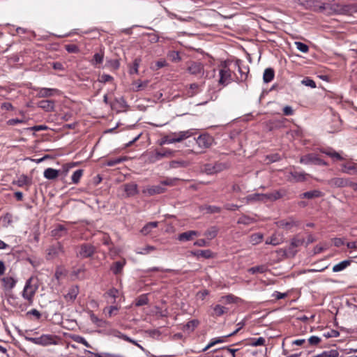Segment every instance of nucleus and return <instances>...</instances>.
<instances>
[{
  "instance_id": "1",
  "label": "nucleus",
  "mask_w": 357,
  "mask_h": 357,
  "mask_svg": "<svg viewBox=\"0 0 357 357\" xmlns=\"http://www.w3.org/2000/svg\"><path fill=\"white\" fill-rule=\"evenodd\" d=\"M17 280L13 276L6 275L1 279V288L4 291L5 296L8 302L15 300V297L13 289L15 287Z\"/></svg>"
},
{
  "instance_id": "2",
  "label": "nucleus",
  "mask_w": 357,
  "mask_h": 357,
  "mask_svg": "<svg viewBox=\"0 0 357 357\" xmlns=\"http://www.w3.org/2000/svg\"><path fill=\"white\" fill-rule=\"evenodd\" d=\"M24 339L35 344L46 347L48 345H56L58 337L50 334H43L38 337L24 336Z\"/></svg>"
},
{
  "instance_id": "3",
  "label": "nucleus",
  "mask_w": 357,
  "mask_h": 357,
  "mask_svg": "<svg viewBox=\"0 0 357 357\" xmlns=\"http://www.w3.org/2000/svg\"><path fill=\"white\" fill-rule=\"evenodd\" d=\"M192 135V132L190 130L181 131L179 132L172 133L171 136L166 135L163 137L160 142V145L169 144L176 142H181V141L190 137Z\"/></svg>"
},
{
  "instance_id": "4",
  "label": "nucleus",
  "mask_w": 357,
  "mask_h": 357,
  "mask_svg": "<svg viewBox=\"0 0 357 357\" xmlns=\"http://www.w3.org/2000/svg\"><path fill=\"white\" fill-rule=\"evenodd\" d=\"M174 151L164 149L162 151H156L150 152L147 155V162L149 163H155L164 158H171L174 154Z\"/></svg>"
},
{
  "instance_id": "5",
  "label": "nucleus",
  "mask_w": 357,
  "mask_h": 357,
  "mask_svg": "<svg viewBox=\"0 0 357 357\" xmlns=\"http://www.w3.org/2000/svg\"><path fill=\"white\" fill-rule=\"evenodd\" d=\"M33 277L29 278L25 283L24 289L22 291V297L31 303L33 302V296L38 289V285L32 284Z\"/></svg>"
},
{
  "instance_id": "6",
  "label": "nucleus",
  "mask_w": 357,
  "mask_h": 357,
  "mask_svg": "<svg viewBox=\"0 0 357 357\" xmlns=\"http://www.w3.org/2000/svg\"><path fill=\"white\" fill-rule=\"evenodd\" d=\"M64 253V248L61 243L51 245L46 250V259L53 260Z\"/></svg>"
},
{
  "instance_id": "7",
  "label": "nucleus",
  "mask_w": 357,
  "mask_h": 357,
  "mask_svg": "<svg viewBox=\"0 0 357 357\" xmlns=\"http://www.w3.org/2000/svg\"><path fill=\"white\" fill-rule=\"evenodd\" d=\"M326 183L332 188H342L350 187L351 179L343 177H334L326 181Z\"/></svg>"
},
{
  "instance_id": "8",
  "label": "nucleus",
  "mask_w": 357,
  "mask_h": 357,
  "mask_svg": "<svg viewBox=\"0 0 357 357\" xmlns=\"http://www.w3.org/2000/svg\"><path fill=\"white\" fill-rule=\"evenodd\" d=\"M300 162L305 165L313 164L320 166L328 165V162H325L314 153L307 154L301 157L300 159Z\"/></svg>"
},
{
  "instance_id": "9",
  "label": "nucleus",
  "mask_w": 357,
  "mask_h": 357,
  "mask_svg": "<svg viewBox=\"0 0 357 357\" xmlns=\"http://www.w3.org/2000/svg\"><path fill=\"white\" fill-rule=\"evenodd\" d=\"M227 169V165L222 162H215V164L208 163L203 167V172L207 174H214Z\"/></svg>"
},
{
  "instance_id": "10",
  "label": "nucleus",
  "mask_w": 357,
  "mask_h": 357,
  "mask_svg": "<svg viewBox=\"0 0 357 357\" xmlns=\"http://www.w3.org/2000/svg\"><path fill=\"white\" fill-rule=\"evenodd\" d=\"M187 70L189 73L199 78L204 75V66L199 62L191 61L189 63Z\"/></svg>"
},
{
  "instance_id": "11",
  "label": "nucleus",
  "mask_w": 357,
  "mask_h": 357,
  "mask_svg": "<svg viewBox=\"0 0 357 357\" xmlns=\"http://www.w3.org/2000/svg\"><path fill=\"white\" fill-rule=\"evenodd\" d=\"M96 252V248L89 243H83L79 246L77 256L82 259L89 258Z\"/></svg>"
},
{
  "instance_id": "12",
  "label": "nucleus",
  "mask_w": 357,
  "mask_h": 357,
  "mask_svg": "<svg viewBox=\"0 0 357 357\" xmlns=\"http://www.w3.org/2000/svg\"><path fill=\"white\" fill-rule=\"evenodd\" d=\"M166 188L158 184L155 185H149L142 190V193L147 196H153L164 193L166 191Z\"/></svg>"
},
{
  "instance_id": "13",
  "label": "nucleus",
  "mask_w": 357,
  "mask_h": 357,
  "mask_svg": "<svg viewBox=\"0 0 357 357\" xmlns=\"http://www.w3.org/2000/svg\"><path fill=\"white\" fill-rule=\"evenodd\" d=\"M220 79L219 83L222 85L226 86L229 84L231 80V71L226 66H225L219 72Z\"/></svg>"
},
{
  "instance_id": "14",
  "label": "nucleus",
  "mask_w": 357,
  "mask_h": 357,
  "mask_svg": "<svg viewBox=\"0 0 357 357\" xmlns=\"http://www.w3.org/2000/svg\"><path fill=\"white\" fill-rule=\"evenodd\" d=\"M213 138L208 135H200L197 139L195 142L200 149H208L213 143Z\"/></svg>"
},
{
  "instance_id": "15",
  "label": "nucleus",
  "mask_w": 357,
  "mask_h": 357,
  "mask_svg": "<svg viewBox=\"0 0 357 357\" xmlns=\"http://www.w3.org/2000/svg\"><path fill=\"white\" fill-rule=\"evenodd\" d=\"M320 151L322 153L329 156L333 161H342L344 160V158L339 153L336 152L332 148L321 149Z\"/></svg>"
},
{
  "instance_id": "16",
  "label": "nucleus",
  "mask_w": 357,
  "mask_h": 357,
  "mask_svg": "<svg viewBox=\"0 0 357 357\" xmlns=\"http://www.w3.org/2000/svg\"><path fill=\"white\" fill-rule=\"evenodd\" d=\"M55 94H60V91L56 89L40 88L38 92V96L40 98H48Z\"/></svg>"
},
{
  "instance_id": "17",
  "label": "nucleus",
  "mask_w": 357,
  "mask_h": 357,
  "mask_svg": "<svg viewBox=\"0 0 357 357\" xmlns=\"http://www.w3.org/2000/svg\"><path fill=\"white\" fill-rule=\"evenodd\" d=\"M123 188L127 197H133L139 193L138 186L135 183H126Z\"/></svg>"
},
{
  "instance_id": "18",
  "label": "nucleus",
  "mask_w": 357,
  "mask_h": 357,
  "mask_svg": "<svg viewBox=\"0 0 357 357\" xmlns=\"http://www.w3.org/2000/svg\"><path fill=\"white\" fill-rule=\"evenodd\" d=\"M298 222L293 218H289L288 220H282L278 222V225L280 227L286 229H291L294 227H297Z\"/></svg>"
},
{
  "instance_id": "19",
  "label": "nucleus",
  "mask_w": 357,
  "mask_h": 357,
  "mask_svg": "<svg viewBox=\"0 0 357 357\" xmlns=\"http://www.w3.org/2000/svg\"><path fill=\"white\" fill-rule=\"evenodd\" d=\"M324 193L319 190H313L311 191L305 192L299 195L301 199H312L314 198L321 197Z\"/></svg>"
},
{
  "instance_id": "20",
  "label": "nucleus",
  "mask_w": 357,
  "mask_h": 357,
  "mask_svg": "<svg viewBox=\"0 0 357 357\" xmlns=\"http://www.w3.org/2000/svg\"><path fill=\"white\" fill-rule=\"evenodd\" d=\"M283 242V238L282 236L273 234L270 237L267 238L265 243L267 245H272L274 246L278 245L281 244Z\"/></svg>"
},
{
  "instance_id": "21",
  "label": "nucleus",
  "mask_w": 357,
  "mask_h": 357,
  "mask_svg": "<svg viewBox=\"0 0 357 357\" xmlns=\"http://www.w3.org/2000/svg\"><path fill=\"white\" fill-rule=\"evenodd\" d=\"M342 172L349 175L357 174V165L354 163L343 164Z\"/></svg>"
},
{
  "instance_id": "22",
  "label": "nucleus",
  "mask_w": 357,
  "mask_h": 357,
  "mask_svg": "<svg viewBox=\"0 0 357 357\" xmlns=\"http://www.w3.org/2000/svg\"><path fill=\"white\" fill-rule=\"evenodd\" d=\"M284 195V190H276L271 193L264 194L265 202L269 201H275Z\"/></svg>"
},
{
  "instance_id": "23",
  "label": "nucleus",
  "mask_w": 357,
  "mask_h": 357,
  "mask_svg": "<svg viewBox=\"0 0 357 357\" xmlns=\"http://www.w3.org/2000/svg\"><path fill=\"white\" fill-rule=\"evenodd\" d=\"M54 101L50 100H40L38 102V107L45 109L47 112L53 111L54 109Z\"/></svg>"
},
{
  "instance_id": "24",
  "label": "nucleus",
  "mask_w": 357,
  "mask_h": 357,
  "mask_svg": "<svg viewBox=\"0 0 357 357\" xmlns=\"http://www.w3.org/2000/svg\"><path fill=\"white\" fill-rule=\"evenodd\" d=\"M125 265H126V260L123 259L122 261H118L114 262L112 265L110 269L114 275H118L122 272L123 268Z\"/></svg>"
},
{
  "instance_id": "25",
  "label": "nucleus",
  "mask_w": 357,
  "mask_h": 357,
  "mask_svg": "<svg viewBox=\"0 0 357 357\" xmlns=\"http://www.w3.org/2000/svg\"><path fill=\"white\" fill-rule=\"evenodd\" d=\"M79 294L77 286H73L69 289L68 294L65 295V298L68 301L73 302Z\"/></svg>"
},
{
  "instance_id": "26",
  "label": "nucleus",
  "mask_w": 357,
  "mask_h": 357,
  "mask_svg": "<svg viewBox=\"0 0 357 357\" xmlns=\"http://www.w3.org/2000/svg\"><path fill=\"white\" fill-rule=\"evenodd\" d=\"M91 321L96 324L98 327L105 328L109 326V322L102 319H99L96 315L93 313L90 314Z\"/></svg>"
},
{
  "instance_id": "27",
  "label": "nucleus",
  "mask_w": 357,
  "mask_h": 357,
  "mask_svg": "<svg viewBox=\"0 0 357 357\" xmlns=\"http://www.w3.org/2000/svg\"><path fill=\"white\" fill-rule=\"evenodd\" d=\"M197 235H198V232L196 231H192V230L188 231L180 234L178 236V239L180 241H188L191 240L193 238V236H197Z\"/></svg>"
},
{
  "instance_id": "28",
  "label": "nucleus",
  "mask_w": 357,
  "mask_h": 357,
  "mask_svg": "<svg viewBox=\"0 0 357 357\" xmlns=\"http://www.w3.org/2000/svg\"><path fill=\"white\" fill-rule=\"evenodd\" d=\"M59 174V170L49 167L45 169L43 176L47 179L53 180L58 177Z\"/></svg>"
},
{
  "instance_id": "29",
  "label": "nucleus",
  "mask_w": 357,
  "mask_h": 357,
  "mask_svg": "<svg viewBox=\"0 0 357 357\" xmlns=\"http://www.w3.org/2000/svg\"><path fill=\"white\" fill-rule=\"evenodd\" d=\"M229 309L221 305H215L213 307V316L220 317L228 312Z\"/></svg>"
},
{
  "instance_id": "30",
  "label": "nucleus",
  "mask_w": 357,
  "mask_h": 357,
  "mask_svg": "<svg viewBox=\"0 0 357 357\" xmlns=\"http://www.w3.org/2000/svg\"><path fill=\"white\" fill-rule=\"evenodd\" d=\"M275 76V72L273 68H268L265 69L263 75V80L265 83L271 82Z\"/></svg>"
},
{
  "instance_id": "31",
  "label": "nucleus",
  "mask_w": 357,
  "mask_h": 357,
  "mask_svg": "<svg viewBox=\"0 0 357 357\" xmlns=\"http://www.w3.org/2000/svg\"><path fill=\"white\" fill-rule=\"evenodd\" d=\"M351 264L350 260H344L333 267V272H340L347 268Z\"/></svg>"
},
{
  "instance_id": "32",
  "label": "nucleus",
  "mask_w": 357,
  "mask_h": 357,
  "mask_svg": "<svg viewBox=\"0 0 357 357\" xmlns=\"http://www.w3.org/2000/svg\"><path fill=\"white\" fill-rule=\"evenodd\" d=\"M238 299L239 298L238 297H236L232 294H228V295L222 296L220 298L219 301L222 303L229 304V303H237Z\"/></svg>"
},
{
  "instance_id": "33",
  "label": "nucleus",
  "mask_w": 357,
  "mask_h": 357,
  "mask_svg": "<svg viewBox=\"0 0 357 357\" xmlns=\"http://www.w3.org/2000/svg\"><path fill=\"white\" fill-rule=\"evenodd\" d=\"M268 271L266 265H259L250 268L248 271L251 274L264 273Z\"/></svg>"
},
{
  "instance_id": "34",
  "label": "nucleus",
  "mask_w": 357,
  "mask_h": 357,
  "mask_svg": "<svg viewBox=\"0 0 357 357\" xmlns=\"http://www.w3.org/2000/svg\"><path fill=\"white\" fill-rule=\"evenodd\" d=\"M290 175L295 181L301 182L306 180V176L307 174L305 172H291Z\"/></svg>"
},
{
  "instance_id": "35",
  "label": "nucleus",
  "mask_w": 357,
  "mask_h": 357,
  "mask_svg": "<svg viewBox=\"0 0 357 357\" xmlns=\"http://www.w3.org/2000/svg\"><path fill=\"white\" fill-rule=\"evenodd\" d=\"M189 164V162L185 160H172L169 162V167L172 169L187 167Z\"/></svg>"
},
{
  "instance_id": "36",
  "label": "nucleus",
  "mask_w": 357,
  "mask_h": 357,
  "mask_svg": "<svg viewBox=\"0 0 357 357\" xmlns=\"http://www.w3.org/2000/svg\"><path fill=\"white\" fill-rule=\"evenodd\" d=\"M341 11L344 14L352 15L354 13H357V5L351 4L344 6L342 8Z\"/></svg>"
},
{
  "instance_id": "37",
  "label": "nucleus",
  "mask_w": 357,
  "mask_h": 357,
  "mask_svg": "<svg viewBox=\"0 0 357 357\" xmlns=\"http://www.w3.org/2000/svg\"><path fill=\"white\" fill-rule=\"evenodd\" d=\"M304 243L305 239L296 235L291 239L289 249L301 246Z\"/></svg>"
},
{
  "instance_id": "38",
  "label": "nucleus",
  "mask_w": 357,
  "mask_h": 357,
  "mask_svg": "<svg viewBox=\"0 0 357 357\" xmlns=\"http://www.w3.org/2000/svg\"><path fill=\"white\" fill-rule=\"evenodd\" d=\"M315 1H318V0H315ZM319 1L320 2H319L316 5H314V6L319 11H323L330 7V2L332 0H319Z\"/></svg>"
},
{
  "instance_id": "39",
  "label": "nucleus",
  "mask_w": 357,
  "mask_h": 357,
  "mask_svg": "<svg viewBox=\"0 0 357 357\" xmlns=\"http://www.w3.org/2000/svg\"><path fill=\"white\" fill-rule=\"evenodd\" d=\"M158 224V222H149L142 229L141 232L144 235H147L151 232L152 229L157 227Z\"/></svg>"
},
{
  "instance_id": "40",
  "label": "nucleus",
  "mask_w": 357,
  "mask_h": 357,
  "mask_svg": "<svg viewBox=\"0 0 357 357\" xmlns=\"http://www.w3.org/2000/svg\"><path fill=\"white\" fill-rule=\"evenodd\" d=\"M218 232V229L216 227H211L205 231L204 236L208 239H213L217 236Z\"/></svg>"
},
{
  "instance_id": "41",
  "label": "nucleus",
  "mask_w": 357,
  "mask_h": 357,
  "mask_svg": "<svg viewBox=\"0 0 357 357\" xmlns=\"http://www.w3.org/2000/svg\"><path fill=\"white\" fill-rule=\"evenodd\" d=\"M263 234L261 233H255L250 236V241L252 245H257L261 242L263 239Z\"/></svg>"
},
{
  "instance_id": "42",
  "label": "nucleus",
  "mask_w": 357,
  "mask_h": 357,
  "mask_svg": "<svg viewBox=\"0 0 357 357\" xmlns=\"http://www.w3.org/2000/svg\"><path fill=\"white\" fill-rule=\"evenodd\" d=\"M266 342V340L264 337H259L257 339L253 338L251 339L248 343L250 346L252 347H257V346H262L264 345Z\"/></svg>"
},
{
  "instance_id": "43",
  "label": "nucleus",
  "mask_w": 357,
  "mask_h": 357,
  "mask_svg": "<svg viewBox=\"0 0 357 357\" xmlns=\"http://www.w3.org/2000/svg\"><path fill=\"white\" fill-rule=\"evenodd\" d=\"M16 185L19 187H23L30 183V180L28 176L22 174L21 175L17 181L15 182Z\"/></svg>"
},
{
  "instance_id": "44",
  "label": "nucleus",
  "mask_w": 357,
  "mask_h": 357,
  "mask_svg": "<svg viewBox=\"0 0 357 357\" xmlns=\"http://www.w3.org/2000/svg\"><path fill=\"white\" fill-rule=\"evenodd\" d=\"M264 194H259L255 193L252 195H250L247 197L248 201L255 202V201H262L265 202V197Z\"/></svg>"
},
{
  "instance_id": "45",
  "label": "nucleus",
  "mask_w": 357,
  "mask_h": 357,
  "mask_svg": "<svg viewBox=\"0 0 357 357\" xmlns=\"http://www.w3.org/2000/svg\"><path fill=\"white\" fill-rule=\"evenodd\" d=\"M321 338L317 336H311L308 340L307 344L304 345V348H307L308 346H317L321 342Z\"/></svg>"
},
{
  "instance_id": "46",
  "label": "nucleus",
  "mask_w": 357,
  "mask_h": 357,
  "mask_svg": "<svg viewBox=\"0 0 357 357\" xmlns=\"http://www.w3.org/2000/svg\"><path fill=\"white\" fill-rule=\"evenodd\" d=\"M104 59V54L102 52H98L94 54L93 58L91 61L93 65L96 66L102 63Z\"/></svg>"
},
{
  "instance_id": "47",
  "label": "nucleus",
  "mask_w": 357,
  "mask_h": 357,
  "mask_svg": "<svg viewBox=\"0 0 357 357\" xmlns=\"http://www.w3.org/2000/svg\"><path fill=\"white\" fill-rule=\"evenodd\" d=\"M178 178H167L166 179L160 182V185L165 187L166 185L173 186L176 184V182L179 181Z\"/></svg>"
},
{
  "instance_id": "48",
  "label": "nucleus",
  "mask_w": 357,
  "mask_h": 357,
  "mask_svg": "<svg viewBox=\"0 0 357 357\" xmlns=\"http://www.w3.org/2000/svg\"><path fill=\"white\" fill-rule=\"evenodd\" d=\"M119 310V308L116 306H110L105 307L103 310V312L105 313H107V316L109 317H112L114 315H116L117 312Z\"/></svg>"
},
{
  "instance_id": "49",
  "label": "nucleus",
  "mask_w": 357,
  "mask_h": 357,
  "mask_svg": "<svg viewBox=\"0 0 357 357\" xmlns=\"http://www.w3.org/2000/svg\"><path fill=\"white\" fill-rule=\"evenodd\" d=\"M83 175V170L82 169H77L76 170L73 174L72 175L71 179L73 183H78L79 182V180Z\"/></svg>"
},
{
  "instance_id": "50",
  "label": "nucleus",
  "mask_w": 357,
  "mask_h": 357,
  "mask_svg": "<svg viewBox=\"0 0 357 357\" xmlns=\"http://www.w3.org/2000/svg\"><path fill=\"white\" fill-rule=\"evenodd\" d=\"M62 232L66 233V229L63 225H59L52 231V235L55 237H61L63 235Z\"/></svg>"
},
{
  "instance_id": "51",
  "label": "nucleus",
  "mask_w": 357,
  "mask_h": 357,
  "mask_svg": "<svg viewBox=\"0 0 357 357\" xmlns=\"http://www.w3.org/2000/svg\"><path fill=\"white\" fill-rule=\"evenodd\" d=\"M148 298L146 295L143 294L139 296L135 301L136 306H142L148 303Z\"/></svg>"
},
{
  "instance_id": "52",
  "label": "nucleus",
  "mask_w": 357,
  "mask_h": 357,
  "mask_svg": "<svg viewBox=\"0 0 357 357\" xmlns=\"http://www.w3.org/2000/svg\"><path fill=\"white\" fill-rule=\"evenodd\" d=\"M198 324H199V321L196 319H193V320L188 321L185 325L184 327H185V330L192 331L195 328L197 327Z\"/></svg>"
},
{
  "instance_id": "53",
  "label": "nucleus",
  "mask_w": 357,
  "mask_h": 357,
  "mask_svg": "<svg viewBox=\"0 0 357 357\" xmlns=\"http://www.w3.org/2000/svg\"><path fill=\"white\" fill-rule=\"evenodd\" d=\"M294 45L296 47L303 53H307L309 51V47L305 43L296 41L294 43Z\"/></svg>"
},
{
  "instance_id": "54",
  "label": "nucleus",
  "mask_w": 357,
  "mask_h": 357,
  "mask_svg": "<svg viewBox=\"0 0 357 357\" xmlns=\"http://www.w3.org/2000/svg\"><path fill=\"white\" fill-rule=\"evenodd\" d=\"M252 222H253V218H251L246 215H243L237 221L238 224H241V225H248L251 224Z\"/></svg>"
},
{
  "instance_id": "55",
  "label": "nucleus",
  "mask_w": 357,
  "mask_h": 357,
  "mask_svg": "<svg viewBox=\"0 0 357 357\" xmlns=\"http://www.w3.org/2000/svg\"><path fill=\"white\" fill-rule=\"evenodd\" d=\"M65 50L69 53H78L79 52L78 46L74 44L66 45Z\"/></svg>"
},
{
  "instance_id": "56",
  "label": "nucleus",
  "mask_w": 357,
  "mask_h": 357,
  "mask_svg": "<svg viewBox=\"0 0 357 357\" xmlns=\"http://www.w3.org/2000/svg\"><path fill=\"white\" fill-rule=\"evenodd\" d=\"M225 338V336H224L222 337H218V338L212 340L211 342L203 349V351L208 350L209 348H211V347L214 346L215 344H216L218 343L223 342L225 341L224 340Z\"/></svg>"
},
{
  "instance_id": "57",
  "label": "nucleus",
  "mask_w": 357,
  "mask_h": 357,
  "mask_svg": "<svg viewBox=\"0 0 357 357\" xmlns=\"http://www.w3.org/2000/svg\"><path fill=\"white\" fill-rule=\"evenodd\" d=\"M86 352L93 354L95 357H123L121 355L119 354H110V353H102V354H93L90 351H86Z\"/></svg>"
},
{
  "instance_id": "58",
  "label": "nucleus",
  "mask_w": 357,
  "mask_h": 357,
  "mask_svg": "<svg viewBox=\"0 0 357 357\" xmlns=\"http://www.w3.org/2000/svg\"><path fill=\"white\" fill-rule=\"evenodd\" d=\"M155 250V248L154 246L146 245L144 248H142L139 251H137V253L140 255H147Z\"/></svg>"
},
{
  "instance_id": "59",
  "label": "nucleus",
  "mask_w": 357,
  "mask_h": 357,
  "mask_svg": "<svg viewBox=\"0 0 357 357\" xmlns=\"http://www.w3.org/2000/svg\"><path fill=\"white\" fill-rule=\"evenodd\" d=\"M140 59H135L133 61L132 67L130 69V74L138 73V68L140 63Z\"/></svg>"
},
{
  "instance_id": "60",
  "label": "nucleus",
  "mask_w": 357,
  "mask_h": 357,
  "mask_svg": "<svg viewBox=\"0 0 357 357\" xmlns=\"http://www.w3.org/2000/svg\"><path fill=\"white\" fill-rule=\"evenodd\" d=\"M168 56L172 61H174V62L179 61L181 59V58L179 55V53L176 51L170 52L168 54Z\"/></svg>"
},
{
  "instance_id": "61",
  "label": "nucleus",
  "mask_w": 357,
  "mask_h": 357,
  "mask_svg": "<svg viewBox=\"0 0 357 357\" xmlns=\"http://www.w3.org/2000/svg\"><path fill=\"white\" fill-rule=\"evenodd\" d=\"M197 255L206 259H209L212 257L213 253L210 250H199L197 253Z\"/></svg>"
},
{
  "instance_id": "62",
  "label": "nucleus",
  "mask_w": 357,
  "mask_h": 357,
  "mask_svg": "<svg viewBox=\"0 0 357 357\" xmlns=\"http://www.w3.org/2000/svg\"><path fill=\"white\" fill-rule=\"evenodd\" d=\"M70 338L72 340H73L74 342H77V343H80L82 344L86 343L85 338L79 335H75V334L71 335Z\"/></svg>"
},
{
  "instance_id": "63",
  "label": "nucleus",
  "mask_w": 357,
  "mask_h": 357,
  "mask_svg": "<svg viewBox=\"0 0 357 357\" xmlns=\"http://www.w3.org/2000/svg\"><path fill=\"white\" fill-rule=\"evenodd\" d=\"M302 84L307 86H310L311 88H315L316 87V83L314 80H312V79L309 78V77H306L304 79L302 80Z\"/></svg>"
},
{
  "instance_id": "64",
  "label": "nucleus",
  "mask_w": 357,
  "mask_h": 357,
  "mask_svg": "<svg viewBox=\"0 0 357 357\" xmlns=\"http://www.w3.org/2000/svg\"><path fill=\"white\" fill-rule=\"evenodd\" d=\"M107 64L109 67H111L114 69H118L119 68L120 63L118 59H112L107 61Z\"/></svg>"
}]
</instances>
